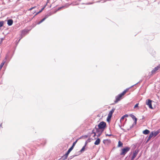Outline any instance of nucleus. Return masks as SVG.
Listing matches in <instances>:
<instances>
[{
	"label": "nucleus",
	"mask_w": 160,
	"mask_h": 160,
	"mask_svg": "<svg viewBox=\"0 0 160 160\" xmlns=\"http://www.w3.org/2000/svg\"><path fill=\"white\" fill-rule=\"evenodd\" d=\"M102 1H103L102 2H105L106 1V0H102Z\"/></svg>",
	"instance_id": "e433bc0d"
},
{
	"label": "nucleus",
	"mask_w": 160,
	"mask_h": 160,
	"mask_svg": "<svg viewBox=\"0 0 160 160\" xmlns=\"http://www.w3.org/2000/svg\"><path fill=\"white\" fill-rule=\"evenodd\" d=\"M13 21L12 19H8L7 21V24L8 26H11L12 25Z\"/></svg>",
	"instance_id": "9d476101"
},
{
	"label": "nucleus",
	"mask_w": 160,
	"mask_h": 160,
	"mask_svg": "<svg viewBox=\"0 0 160 160\" xmlns=\"http://www.w3.org/2000/svg\"><path fill=\"white\" fill-rule=\"evenodd\" d=\"M4 22L2 21L0 22V27H2L3 25Z\"/></svg>",
	"instance_id": "5701e85b"
},
{
	"label": "nucleus",
	"mask_w": 160,
	"mask_h": 160,
	"mask_svg": "<svg viewBox=\"0 0 160 160\" xmlns=\"http://www.w3.org/2000/svg\"><path fill=\"white\" fill-rule=\"evenodd\" d=\"M34 8H35V7H32L31 8H30L29 10H32Z\"/></svg>",
	"instance_id": "72a5a7b5"
},
{
	"label": "nucleus",
	"mask_w": 160,
	"mask_h": 160,
	"mask_svg": "<svg viewBox=\"0 0 160 160\" xmlns=\"http://www.w3.org/2000/svg\"><path fill=\"white\" fill-rule=\"evenodd\" d=\"M5 61H3L1 64L0 65V70H1L2 68V67L3 66V65L5 63Z\"/></svg>",
	"instance_id": "a211bd4d"
},
{
	"label": "nucleus",
	"mask_w": 160,
	"mask_h": 160,
	"mask_svg": "<svg viewBox=\"0 0 160 160\" xmlns=\"http://www.w3.org/2000/svg\"><path fill=\"white\" fill-rule=\"evenodd\" d=\"M88 143V142L87 141H86V142H85V145H84V146L86 147V146L87 145V143Z\"/></svg>",
	"instance_id": "473e14b6"
},
{
	"label": "nucleus",
	"mask_w": 160,
	"mask_h": 160,
	"mask_svg": "<svg viewBox=\"0 0 160 160\" xmlns=\"http://www.w3.org/2000/svg\"><path fill=\"white\" fill-rule=\"evenodd\" d=\"M125 118V117L123 116L121 118V121L123 120Z\"/></svg>",
	"instance_id": "c756f323"
},
{
	"label": "nucleus",
	"mask_w": 160,
	"mask_h": 160,
	"mask_svg": "<svg viewBox=\"0 0 160 160\" xmlns=\"http://www.w3.org/2000/svg\"><path fill=\"white\" fill-rule=\"evenodd\" d=\"M130 116L132 118V119L134 120V122L133 125L134 124L135 125L136 124L137 121V118H136L135 116L133 114H130Z\"/></svg>",
	"instance_id": "1a4fd4ad"
},
{
	"label": "nucleus",
	"mask_w": 160,
	"mask_h": 160,
	"mask_svg": "<svg viewBox=\"0 0 160 160\" xmlns=\"http://www.w3.org/2000/svg\"><path fill=\"white\" fill-rule=\"evenodd\" d=\"M133 125H132L130 127V129L132 128L133 127Z\"/></svg>",
	"instance_id": "4c0bfd02"
},
{
	"label": "nucleus",
	"mask_w": 160,
	"mask_h": 160,
	"mask_svg": "<svg viewBox=\"0 0 160 160\" xmlns=\"http://www.w3.org/2000/svg\"><path fill=\"white\" fill-rule=\"evenodd\" d=\"M86 141L88 142H91V138H88Z\"/></svg>",
	"instance_id": "cd10ccee"
},
{
	"label": "nucleus",
	"mask_w": 160,
	"mask_h": 160,
	"mask_svg": "<svg viewBox=\"0 0 160 160\" xmlns=\"http://www.w3.org/2000/svg\"><path fill=\"white\" fill-rule=\"evenodd\" d=\"M106 136H113V135L111 134H106Z\"/></svg>",
	"instance_id": "bb28decb"
},
{
	"label": "nucleus",
	"mask_w": 160,
	"mask_h": 160,
	"mask_svg": "<svg viewBox=\"0 0 160 160\" xmlns=\"http://www.w3.org/2000/svg\"><path fill=\"white\" fill-rule=\"evenodd\" d=\"M100 142V140L99 138H98L94 142V144L95 145H98Z\"/></svg>",
	"instance_id": "f8f14e48"
},
{
	"label": "nucleus",
	"mask_w": 160,
	"mask_h": 160,
	"mask_svg": "<svg viewBox=\"0 0 160 160\" xmlns=\"http://www.w3.org/2000/svg\"><path fill=\"white\" fill-rule=\"evenodd\" d=\"M96 133V127L93 129L92 130V133Z\"/></svg>",
	"instance_id": "b1692460"
},
{
	"label": "nucleus",
	"mask_w": 160,
	"mask_h": 160,
	"mask_svg": "<svg viewBox=\"0 0 160 160\" xmlns=\"http://www.w3.org/2000/svg\"><path fill=\"white\" fill-rule=\"evenodd\" d=\"M52 15V13L51 12L49 13L47 15H46L41 20L40 22H39L38 24H39L43 22L48 17L51 15Z\"/></svg>",
	"instance_id": "6e6552de"
},
{
	"label": "nucleus",
	"mask_w": 160,
	"mask_h": 160,
	"mask_svg": "<svg viewBox=\"0 0 160 160\" xmlns=\"http://www.w3.org/2000/svg\"><path fill=\"white\" fill-rule=\"evenodd\" d=\"M138 83H138H136L135 84V85H132V86H131L130 87V88H132V87H133V86H134L135 85H136Z\"/></svg>",
	"instance_id": "f704fd0d"
},
{
	"label": "nucleus",
	"mask_w": 160,
	"mask_h": 160,
	"mask_svg": "<svg viewBox=\"0 0 160 160\" xmlns=\"http://www.w3.org/2000/svg\"><path fill=\"white\" fill-rule=\"evenodd\" d=\"M96 133H94V136H93V137H95V136H96Z\"/></svg>",
	"instance_id": "c9c22d12"
},
{
	"label": "nucleus",
	"mask_w": 160,
	"mask_h": 160,
	"mask_svg": "<svg viewBox=\"0 0 160 160\" xmlns=\"http://www.w3.org/2000/svg\"><path fill=\"white\" fill-rule=\"evenodd\" d=\"M139 104V103H137L134 106V108H135L137 107H138V105Z\"/></svg>",
	"instance_id": "a878e982"
},
{
	"label": "nucleus",
	"mask_w": 160,
	"mask_h": 160,
	"mask_svg": "<svg viewBox=\"0 0 160 160\" xmlns=\"http://www.w3.org/2000/svg\"><path fill=\"white\" fill-rule=\"evenodd\" d=\"M149 132V131L148 129H146L143 131V133L145 135L148 134Z\"/></svg>",
	"instance_id": "dca6fc26"
},
{
	"label": "nucleus",
	"mask_w": 160,
	"mask_h": 160,
	"mask_svg": "<svg viewBox=\"0 0 160 160\" xmlns=\"http://www.w3.org/2000/svg\"><path fill=\"white\" fill-rule=\"evenodd\" d=\"M73 149V148L71 147L68 149V151L67 152L66 154L68 155L70 152Z\"/></svg>",
	"instance_id": "f3484780"
},
{
	"label": "nucleus",
	"mask_w": 160,
	"mask_h": 160,
	"mask_svg": "<svg viewBox=\"0 0 160 160\" xmlns=\"http://www.w3.org/2000/svg\"><path fill=\"white\" fill-rule=\"evenodd\" d=\"M85 147L84 146L82 148V149L80 150V152H84V150H85Z\"/></svg>",
	"instance_id": "412c9836"
},
{
	"label": "nucleus",
	"mask_w": 160,
	"mask_h": 160,
	"mask_svg": "<svg viewBox=\"0 0 160 160\" xmlns=\"http://www.w3.org/2000/svg\"><path fill=\"white\" fill-rule=\"evenodd\" d=\"M78 141V139H77L75 142H73V144H72V146L71 147L73 148L74 146H75V145L77 143Z\"/></svg>",
	"instance_id": "aec40b11"
},
{
	"label": "nucleus",
	"mask_w": 160,
	"mask_h": 160,
	"mask_svg": "<svg viewBox=\"0 0 160 160\" xmlns=\"http://www.w3.org/2000/svg\"><path fill=\"white\" fill-rule=\"evenodd\" d=\"M115 110V108H113L112 110L109 112L108 114L112 116V114L113 112H114Z\"/></svg>",
	"instance_id": "2eb2a0df"
},
{
	"label": "nucleus",
	"mask_w": 160,
	"mask_h": 160,
	"mask_svg": "<svg viewBox=\"0 0 160 160\" xmlns=\"http://www.w3.org/2000/svg\"><path fill=\"white\" fill-rule=\"evenodd\" d=\"M160 68V66L159 65H158L155 67L151 72L152 74H155Z\"/></svg>",
	"instance_id": "423d86ee"
},
{
	"label": "nucleus",
	"mask_w": 160,
	"mask_h": 160,
	"mask_svg": "<svg viewBox=\"0 0 160 160\" xmlns=\"http://www.w3.org/2000/svg\"><path fill=\"white\" fill-rule=\"evenodd\" d=\"M112 117V115L108 114V118H107V121H108V118H109V119H111V118Z\"/></svg>",
	"instance_id": "393cba45"
},
{
	"label": "nucleus",
	"mask_w": 160,
	"mask_h": 160,
	"mask_svg": "<svg viewBox=\"0 0 160 160\" xmlns=\"http://www.w3.org/2000/svg\"><path fill=\"white\" fill-rule=\"evenodd\" d=\"M68 5L67 6H62V7H60V8H59L58 9V10H59L60 9H61L62 8H64V7H66V8H67L68 7Z\"/></svg>",
	"instance_id": "4be33fe9"
},
{
	"label": "nucleus",
	"mask_w": 160,
	"mask_h": 160,
	"mask_svg": "<svg viewBox=\"0 0 160 160\" xmlns=\"http://www.w3.org/2000/svg\"><path fill=\"white\" fill-rule=\"evenodd\" d=\"M129 90V88H127L124 90L122 93L119 94L115 97L116 100L114 101L115 103H117L119 101H120L122 96H123L126 92Z\"/></svg>",
	"instance_id": "f257e3e1"
},
{
	"label": "nucleus",
	"mask_w": 160,
	"mask_h": 160,
	"mask_svg": "<svg viewBox=\"0 0 160 160\" xmlns=\"http://www.w3.org/2000/svg\"><path fill=\"white\" fill-rule=\"evenodd\" d=\"M152 132L153 133V136L155 137L159 133L160 131L159 130H158L155 132Z\"/></svg>",
	"instance_id": "4468645a"
},
{
	"label": "nucleus",
	"mask_w": 160,
	"mask_h": 160,
	"mask_svg": "<svg viewBox=\"0 0 160 160\" xmlns=\"http://www.w3.org/2000/svg\"><path fill=\"white\" fill-rule=\"evenodd\" d=\"M26 32H27V31H25V30H23V31H22V34L25 33Z\"/></svg>",
	"instance_id": "7c9ffc66"
},
{
	"label": "nucleus",
	"mask_w": 160,
	"mask_h": 160,
	"mask_svg": "<svg viewBox=\"0 0 160 160\" xmlns=\"http://www.w3.org/2000/svg\"><path fill=\"white\" fill-rule=\"evenodd\" d=\"M109 131H110V132H111V131H110V129H109Z\"/></svg>",
	"instance_id": "a19ab883"
},
{
	"label": "nucleus",
	"mask_w": 160,
	"mask_h": 160,
	"mask_svg": "<svg viewBox=\"0 0 160 160\" xmlns=\"http://www.w3.org/2000/svg\"><path fill=\"white\" fill-rule=\"evenodd\" d=\"M139 152V150L136 149L133 152V154L131 159V160H133L135 157L136 156Z\"/></svg>",
	"instance_id": "0eeeda50"
},
{
	"label": "nucleus",
	"mask_w": 160,
	"mask_h": 160,
	"mask_svg": "<svg viewBox=\"0 0 160 160\" xmlns=\"http://www.w3.org/2000/svg\"><path fill=\"white\" fill-rule=\"evenodd\" d=\"M85 137L86 138H87L88 137V136L87 135H86L85 136Z\"/></svg>",
	"instance_id": "58836bf2"
},
{
	"label": "nucleus",
	"mask_w": 160,
	"mask_h": 160,
	"mask_svg": "<svg viewBox=\"0 0 160 160\" xmlns=\"http://www.w3.org/2000/svg\"><path fill=\"white\" fill-rule=\"evenodd\" d=\"M123 144L120 141H119L118 142V147H121L122 146Z\"/></svg>",
	"instance_id": "6ab92c4d"
},
{
	"label": "nucleus",
	"mask_w": 160,
	"mask_h": 160,
	"mask_svg": "<svg viewBox=\"0 0 160 160\" xmlns=\"http://www.w3.org/2000/svg\"><path fill=\"white\" fill-rule=\"evenodd\" d=\"M124 116L125 117H125H128V116L127 114H125V115H124Z\"/></svg>",
	"instance_id": "2f4dec72"
},
{
	"label": "nucleus",
	"mask_w": 160,
	"mask_h": 160,
	"mask_svg": "<svg viewBox=\"0 0 160 160\" xmlns=\"http://www.w3.org/2000/svg\"><path fill=\"white\" fill-rule=\"evenodd\" d=\"M103 131V130H101L97 128L96 126V133H97V136L98 137H99L100 136Z\"/></svg>",
	"instance_id": "20e7f679"
},
{
	"label": "nucleus",
	"mask_w": 160,
	"mask_h": 160,
	"mask_svg": "<svg viewBox=\"0 0 160 160\" xmlns=\"http://www.w3.org/2000/svg\"><path fill=\"white\" fill-rule=\"evenodd\" d=\"M130 149V148L126 147L122 149V152L120 153L121 155H125Z\"/></svg>",
	"instance_id": "7ed1b4c3"
},
{
	"label": "nucleus",
	"mask_w": 160,
	"mask_h": 160,
	"mask_svg": "<svg viewBox=\"0 0 160 160\" xmlns=\"http://www.w3.org/2000/svg\"><path fill=\"white\" fill-rule=\"evenodd\" d=\"M153 134L152 132H151V133L150 134L149 136L148 137V138L147 140V142H148L151 139V138L153 136Z\"/></svg>",
	"instance_id": "9b49d317"
},
{
	"label": "nucleus",
	"mask_w": 160,
	"mask_h": 160,
	"mask_svg": "<svg viewBox=\"0 0 160 160\" xmlns=\"http://www.w3.org/2000/svg\"><path fill=\"white\" fill-rule=\"evenodd\" d=\"M110 119H109V118H108V121H109Z\"/></svg>",
	"instance_id": "ea45409f"
},
{
	"label": "nucleus",
	"mask_w": 160,
	"mask_h": 160,
	"mask_svg": "<svg viewBox=\"0 0 160 160\" xmlns=\"http://www.w3.org/2000/svg\"><path fill=\"white\" fill-rule=\"evenodd\" d=\"M152 101L150 99H147L146 100V105H148L149 108L151 109H152Z\"/></svg>",
	"instance_id": "39448f33"
},
{
	"label": "nucleus",
	"mask_w": 160,
	"mask_h": 160,
	"mask_svg": "<svg viewBox=\"0 0 160 160\" xmlns=\"http://www.w3.org/2000/svg\"><path fill=\"white\" fill-rule=\"evenodd\" d=\"M68 155L65 154L60 159L62 160H64L66 159L68 157Z\"/></svg>",
	"instance_id": "ddd939ff"
},
{
	"label": "nucleus",
	"mask_w": 160,
	"mask_h": 160,
	"mask_svg": "<svg viewBox=\"0 0 160 160\" xmlns=\"http://www.w3.org/2000/svg\"><path fill=\"white\" fill-rule=\"evenodd\" d=\"M44 8H42V9H41L40 11L38 12L37 13V14H38V13H39L41 12H42V11L43 10V9H44Z\"/></svg>",
	"instance_id": "c85d7f7f"
},
{
	"label": "nucleus",
	"mask_w": 160,
	"mask_h": 160,
	"mask_svg": "<svg viewBox=\"0 0 160 160\" xmlns=\"http://www.w3.org/2000/svg\"><path fill=\"white\" fill-rule=\"evenodd\" d=\"M106 125V124L105 122H101L98 125V128L100 129H103V130L105 128Z\"/></svg>",
	"instance_id": "f03ea898"
}]
</instances>
